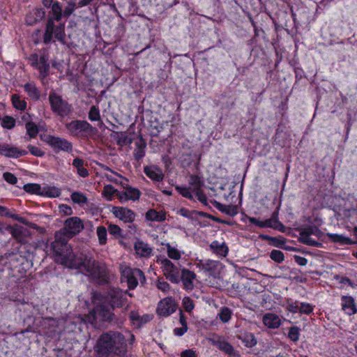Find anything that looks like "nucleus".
<instances>
[{
    "label": "nucleus",
    "instance_id": "34",
    "mask_svg": "<svg viewBox=\"0 0 357 357\" xmlns=\"http://www.w3.org/2000/svg\"><path fill=\"white\" fill-rule=\"evenodd\" d=\"M73 165L77 169V173L81 177L85 178L89 176L88 170L84 167L83 160L76 158L73 161Z\"/></svg>",
    "mask_w": 357,
    "mask_h": 357
},
{
    "label": "nucleus",
    "instance_id": "39",
    "mask_svg": "<svg viewBox=\"0 0 357 357\" xmlns=\"http://www.w3.org/2000/svg\"><path fill=\"white\" fill-rule=\"evenodd\" d=\"M116 142L118 145L123 146L131 144L132 139L126 132H121L116 133Z\"/></svg>",
    "mask_w": 357,
    "mask_h": 357
},
{
    "label": "nucleus",
    "instance_id": "28",
    "mask_svg": "<svg viewBox=\"0 0 357 357\" xmlns=\"http://www.w3.org/2000/svg\"><path fill=\"white\" fill-rule=\"evenodd\" d=\"M238 339L241 341L244 346L248 348H252L255 347L257 343L255 335L252 333H241L238 335Z\"/></svg>",
    "mask_w": 357,
    "mask_h": 357
},
{
    "label": "nucleus",
    "instance_id": "18",
    "mask_svg": "<svg viewBox=\"0 0 357 357\" xmlns=\"http://www.w3.org/2000/svg\"><path fill=\"white\" fill-rule=\"evenodd\" d=\"M153 318L150 314L140 315L137 311H132L130 314V319L135 328H140L146 323L149 322Z\"/></svg>",
    "mask_w": 357,
    "mask_h": 357
},
{
    "label": "nucleus",
    "instance_id": "41",
    "mask_svg": "<svg viewBox=\"0 0 357 357\" xmlns=\"http://www.w3.org/2000/svg\"><path fill=\"white\" fill-rule=\"evenodd\" d=\"M98 242L100 245H105L107 243V231L103 226H98L96 229Z\"/></svg>",
    "mask_w": 357,
    "mask_h": 357
},
{
    "label": "nucleus",
    "instance_id": "59",
    "mask_svg": "<svg viewBox=\"0 0 357 357\" xmlns=\"http://www.w3.org/2000/svg\"><path fill=\"white\" fill-rule=\"evenodd\" d=\"M29 152L34 156L41 157L44 155V152L38 147L32 145L28 146Z\"/></svg>",
    "mask_w": 357,
    "mask_h": 357
},
{
    "label": "nucleus",
    "instance_id": "17",
    "mask_svg": "<svg viewBox=\"0 0 357 357\" xmlns=\"http://www.w3.org/2000/svg\"><path fill=\"white\" fill-rule=\"evenodd\" d=\"M341 306L344 312L351 316L357 312V306L354 298L351 296H342L341 297Z\"/></svg>",
    "mask_w": 357,
    "mask_h": 357
},
{
    "label": "nucleus",
    "instance_id": "26",
    "mask_svg": "<svg viewBox=\"0 0 357 357\" xmlns=\"http://www.w3.org/2000/svg\"><path fill=\"white\" fill-rule=\"evenodd\" d=\"M210 248L213 252L219 257H226L228 254V247L223 241H213L211 242Z\"/></svg>",
    "mask_w": 357,
    "mask_h": 357
},
{
    "label": "nucleus",
    "instance_id": "11",
    "mask_svg": "<svg viewBox=\"0 0 357 357\" xmlns=\"http://www.w3.org/2000/svg\"><path fill=\"white\" fill-rule=\"evenodd\" d=\"M49 100L52 111L60 116H66L70 113V105L59 95L54 93H50Z\"/></svg>",
    "mask_w": 357,
    "mask_h": 357
},
{
    "label": "nucleus",
    "instance_id": "46",
    "mask_svg": "<svg viewBox=\"0 0 357 357\" xmlns=\"http://www.w3.org/2000/svg\"><path fill=\"white\" fill-rule=\"evenodd\" d=\"M52 13L53 21H59L62 15V8L58 2L54 3L52 6Z\"/></svg>",
    "mask_w": 357,
    "mask_h": 357
},
{
    "label": "nucleus",
    "instance_id": "22",
    "mask_svg": "<svg viewBox=\"0 0 357 357\" xmlns=\"http://www.w3.org/2000/svg\"><path fill=\"white\" fill-rule=\"evenodd\" d=\"M136 254L141 257H149L153 255V248L142 241H137L134 244Z\"/></svg>",
    "mask_w": 357,
    "mask_h": 357
},
{
    "label": "nucleus",
    "instance_id": "43",
    "mask_svg": "<svg viewBox=\"0 0 357 357\" xmlns=\"http://www.w3.org/2000/svg\"><path fill=\"white\" fill-rule=\"evenodd\" d=\"M43 186L37 183H28L24 185V188L26 192L36 194L41 196Z\"/></svg>",
    "mask_w": 357,
    "mask_h": 357
},
{
    "label": "nucleus",
    "instance_id": "49",
    "mask_svg": "<svg viewBox=\"0 0 357 357\" xmlns=\"http://www.w3.org/2000/svg\"><path fill=\"white\" fill-rule=\"evenodd\" d=\"M117 190L111 185H107L104 187L103 194L108 201L112 200L113 195H116Z\"/></svg>",
    "mask_w": 357,
    "mask_h": 357
},
{
    "label": "nucleus",
    "instance_id": "7",
    "mask_svg": "<svg viewBox=\"0 0 357 357\" xmlns=\"http://www.w3.org/2000/svg\"><path fill=\"white\" fill-rule=\"evenodd\" d=\"M68 320L64 319H56L50 317H47L43 319V326L47 331L46 335L51 337H57L63 331H73V327L68 328V327L64 326L65 324H68Z\"/></svg>",
    "mask_w": 357,
    "mask_h": 357
},
{
    "label": "nucleus",
    "instance_id": "57",
    "mask_svg": "<svg viewBox=\"0 0 357 357\" xmlns=\"http://www.w3.org/2000/svg\"><path fill=\"white\" fill-rule=\"evenodd\" d=\"M108 231L111 235H113L116 238L120 237L121 236L122 230L116 225H109Z\"/></svg>",
    "mask_w": 357,
    "mask_h": 357
},
{
    "label": "nucleus",
    "instance_id": "25",
    "mask_svg": "<svg viewBox=\"0 0 357 357\" xmlns=\"http://www.w3.org/2000/svg\"><path fill=\"white\" fill-rule=\"evenodd\" d=\"M162 245H165L167 250V255L169 259H173L174 261H178L181 259L183 255H184L185 252L183 250H181L178 249V246L176 243H162Z\"/></svg>",
    "mask_w": 357,
    "mask_h": 357
},
{
    "label": "nucleus",
    "instance_id": "19",
    "mask_svg": "<svg viewBox=\"0 0 357 357\" xmlns=\"http://www.w3.org/2000/svg\"><path fill=\"white\" fill-rule=\"evenodd\" d=\"M262 322L267 328L271 329L278 328L282 325L280 317L274 313H266L262 317Z\"/></svg>",
    "mask_w": 357,
    "mask_h": 357
},
{
    "label": "nucleus",
    "instance_id": "8",
    "mask_svg": "<svg viewBox=\"0 0 357 357\" xmlns=\"http://www.w3.org/2000/svg\"><path fill=\"white\" fill-rule=\"evenodd\" d=\"M40 139L49 145L54 152H70L73 150L72 143L67 139L52 135H41Z\"/></svg>",
    "mask_w": 357,
    "mask_h": 357
},
{
    "label": "nucleus",
    "instance_id": "30",
    "mask_svg": "<svg viewBox=\"0 0 357 357\" xmlns=\"http://www.w3.org/2000/svg\"><path fill=\"white\" fill-rule=\"evenodd\" d=\"M61 195V190L53 185H45L42 188L41 196L56 198Z\"/></svg>",
    "mask_w": 357,
    "mask_h": 357
},
{
    "label": "nucleus",
    "instance_id": "2",
    "mask_svg": "<svg viewBox=\"0 0 357 357\" xmlns=\"http://www.w3.org/2000/svg\"><path fill=\"white\" fill-rule=\"evenodd\" d=\"M98 357H123L126 353L124 336L117 331L102 334L94 347Z\"/></svg>",
    "mask_w": 357,
    "mask_h": 357
},
{
    "label": "nucleus",
    "instance_id": "48",
    "mask_svg": "<svg viewBox=\"0 0 357 357\" xmlns=\"http://www.w3.org/2000/svg\"><path fill=\"white\" fill-rule=\"evenodd\" d=\"M26 134L29 136V138H34L36 137L38 132V128L37 126L33 122H28L26 123Z\"/></svg>",
    "mask_w": 357,
    "mask_h": 357
},
{
    "label": "nucleus",
    "instance_id": "6",
    "mask_svg": "<svg viewBox=\"0 0 357 357\" xmlns=\"http://www.w3.org/2000/svg\"><path fill=\"white\" fill-rule=\"evenodd\" d=\"M120 271L121 273L122 281L126 282L129 289H135L139 282H144L145 277L143 272L138 268H131L127 265H121Z\"/></svg>",
    "mask_w": 357,
    "mask_h": 357
},
{
    "label": "nucleus",
    "instance_id": "10",
    "mask_svg": "<svg viewBox=\"0 0 357 357\" xmlns=\"http://www.w3.org/2000/svg\"><path fill=\"white\" fill-rule=\"evenodd\" d=\"M68 132L75 137L86 136L92 132L93 127L86 121L75 120L66 124Z\"/></svg>",
    "mask_w": 357,
    "mask_h": 357
},
{
    "label": "nucleus",
    "instance_id": "5",
    "mask_svg": "<svg viewBox=\"0 0 357 357\" xmlns=\"http://www.w3.org/2000/svg\"><path fill=\"white\" fill-rule=\"evenodd\" d=\"M156 262L160 266V268L166 279L172 283L180 282V270L169 259L164 257H158Z\"/></svg>",
    "mask_w": 357,
    "mask_h": 357
},
{
    "label": "nucleus",
    "instance_id": "1",
    "mask_svg": "<svg viewBox=\"0 0 357 357\" xmlns=\"http://www.w3.org/2000/svg\"><path fill=\"white\" fill-rule=\"evenodd\" d=\"M127 292L119 289H111L105 297L96 298L94 309L86 317V321L96 326L99 322L109 321L114 314L112 308L121 307L126 300Z\"/></svg>",
    "mask_w": 357,
    "mask_h": 357
},
{
    "label": "nucleus",
    "instance_id": "15",
    "mask_svg": "<svg viewBox=\"0 0 357 357\" xmlns=\"http://www.w3.org/2000/svg\"><path fill=\"white\" fill-rule=\"evenodd\" d=\"M220 264L218 261L212 259L202 260L199 259L196 263V266L208 273L210 275H213L218 271Z\"/></svg>",
    "mask_w": 357,
    "mask_h": 357
},
{
    "label": "nucleus",
    "instance_id": "29",
    "mask_svg": "<svg viewBox=\"0 0 357 357\" xmlns=\"http://www.w3.org/2000/svg\"><path fill=\"white\" fill-rule=\"evenodd\" d=\"M38 70L40 73V77L42 79L47 77L50 70V64L47 61V58L45 55L40 56V61L35 68Z\"/></svg>",
    "mask_w": 357,
    "mask_h": 357
},
{
    "label": "nucleus",
    "instance_id": "35",
    "mask_svg": "<svg viewBox=\"0 0 357 357\" xmlns=\"http://www.w3.org/2000/svg\"><path fill=\"white\" fill-rule=\"evenodd\" d=\"M146 218L150 221L161 222L165 220L166 217L163 212H158L153 209H151L146 212Z\"/></svg>",
    "mask_w": 357,
    "mask_h": 357
},
{
    "label": "nucleus",
    "instance_id": "33",
    "mask_svg": "<svg viewBox=\"0 0 357 357\" xmlns=\"http://www.w3.org/2000/svg\"><path fill=\"white\" fill-rule=\"evenodd\" d=\"M11 102L15 109L20 111H24L26 109V102L18 94L11 96Z\"/></svg>",
    "mask_w": 357,
    "mask_h": 357
},
{
    "label": "nucleus",
    "instance_id": "20",
    "mask_svg": "<svg viewBox=\"0 0 357 357\" xmlns=\"http://www.w3.org/2000/svg\"><path fill=\"white\" fill-rule=\"evenodd\" d=\"M0 153L3 155L10 158H18L27 154L26 151L20 150L17 147L8 144H0Z\"/></svg>",
    "mask_w": 357,
    "mask_h": 357
},
{
    "label": "nucleus",
    "instance_id": "52",
    "mask_svg": "<svg viewBox=\"0 0 357 357\" xmlns=\"http://www.w3.org/2000/svg\"><path fill=\"white\" fill-rule=\"evenodd\" d=\"M1 126L4 128L11 129L15 126V120L11 116H6L2 119Z\"/></svg>",
    "mask_w": 357,
    "mask_h": 357
},
{
    "label": "nucleus",
    "instance_id": "27",
    "mask_svg": "<svg viewBox=\"0 0 357 357\" xmlns=\"http://www.w3.org/2000/svg\"><path fill=\"white\" fill-rule=\"evenodd\" d=\"M146 147V142L140 137L135 142V149L133 152L134 158L137 160H141L145 155V149Z\"/></svg>",
    "mask_w": 357,
    "mask_h": 357
},
{
    "label": "nucleus",
    "instance_id": "32",
    "mask_svg": "<svg viewBox=\"0 0 357 357\" xmlns=\"http://www.w3.org/2000/svg\"><path fill=\"white\" fill-rule=\"evenodd\" d=\"M329 239L335 243H338L340 245H352L354 244V241L350 238L342 235V234H333V233H328L327 234Z\"/></svg>",
    "mask_w": 357,
    "mask_h": 357
},
{
    "label": "nucleus",
    "instance_id": "64",
    "mask_svg": "<svg viewBox=\"0 0 357 357\" xmlns=\"http://www.w3.org/2000/svg\"><path fill=\"white\" fill-rule=\"evenodd\" d=\"M301 231H306L307 233H308V236H312V235L318 236L319 234L320 233V231L317 227H312L305 228Z\"/></svg>",
    "mask_w": 357,
    "mask_h": 357
},
{
    "label": "nucleus",
    "instance_id": "3",
    "mask_svg": "<svg viewBox=\"0 0 357 357\" xmlns=\"http://www.w3.org/2000/svg\"><path fill=\"white\" fill-rule=\"evenodd\" d=\"M84 228L82 220L77 217H73L65 221L64 228L56 233L55 240L51 244V249L55 255V258L65 256L68 252H73L68 241L79 234Z\"/></svg>",
    "mask_w": 357,
    "mask_h": 357
},
{
    "label": "nucleus",
    "instance_id": "4",
    "mask_svg": "<svg viewBox=\"0 0 357 357\" xmlns=\"http://www.w3.org/2000/svg\"><path fill=\"white\" fill-rule=\"evenodd\" d=\"M68 253L65 256L56 257L55 261L68 268L78 269L93 280L98 279L103 275L104 269L98 261L77 257L73 252Z\"/></svg>",
    "mask_w": 357,
    "mask_h": 357
},
{
    "label": "nucleus",
    "instance_id": "62",
    "mask_svg": "<svg viewBox=\"0 0 357 357\" xmlns=\"http://www.w3.org/2000/svg\"><path fill=\"white\" fill-rule=\"evenodd\" d=\"M188 331V326H183L174 329V334L176 336L181 337L183 335Z\"/></svg>",
    "mask_w": 357,
    "mask_h": 357
},
{
    "label": "nucleus",
    "instance_id": "9",
    "mask_svg": "<svg viewBox=\"0 0 357 357\" xmlns=\"http://www.w3.org/2000/svg\"><path fill=\"white\" fill-rule=\"evenodd\" d=\"M203 185L184 186L176 185V190L184 197L193 200L194 197L197 199L204 206H207L208 202L206 196L202 190Z\"/></svg>",
    "mask_w": 357,
    "mask_h": 357
},
{
    "label": "nucleus",
    "instance_id": "55",
    "mask_svg": "<svg viewBox=\"0 0 357 357\" xmlns=\"http://www.w3.org/2000/svg\"><path fill=\"white\" fill-rule=\"evenodd\" d=\"M76 8H78V7L77 6L76 2L75 0H72V1H69L63 10L64 15L66 17L70 16L73 13V11L75 10V9Z\"/></svg>",
    "mask_w": 357,
    "mask_h": 357
},
{
    "label": "nucleus",
    "instance_id": "36",
    "mask_svg": "<svg viewBox=\"0 0 357 357\" xmlns=\"http://www.w3.org/2000/svg\"><path fill=\"white\" fill-rule=\"evenodd\" d=\"M124 190L128 200L135 202L139 199L141 192L137 188H132L131 186H126Z\"/></svg>",
    "mask_w": 357,
    "mask_h": 357
},
{
    "label": "nucleus",
    "instance_id": "21",
    "mask_svg": "<svg viewBox=\"0 0 357 357\" xmlns=\"http://www.w3.org/2000/svg\"><path fill=\"white\" fill-rule=\"evenodd\" d=\"M262 228H272L280 231H284L285 227L278 220V213L273 212L271 218L263 220Z\"/></svg>",
    "mask_w": 357,
    "mask_h": 357
},
{
    "label": "nucleus",
    "instance_id": "14",
    "mask_svg": "<svg viewBox=\"0 0 357 357\" xmlns=\"http://www.w3.org/2000/svg\"><path fill=\"white\" fill-rule=\"evenodd\" d=\"M176 310V304L172 297H167L160 301L157 307V313L160 316L168 317Z\"/></svg>",
    "mask_w": 357,
    "mask_h": 357
},
{
    "label": "nucleus",
    "instance_id": "53",
    "mask_svg": "<svg viewBox=\"0 0 357 357\" xmlns=\"http://www.w3.org/2000/svg\"><path fill=\"white\" fill-rule=\"evenodd\" d=\"M270 257L272 260L281 263L284 261V254L282 252L278 250H273L271 252Z\"/></svg>",
    "mask_w": 357,
    "mask_h": 357
},
{
    "label": "nucleus",
    "instance_id": "61",
    "mask_svg": "<svg viewBox=\"0 0 357 357\" xmlns=\"http://www.w3.org/2000/svg\"><path fill=\"white\" fill-rule=\"evenodd\" d=\"M29 61L31 66L35 68L40 61V56H38L36 54H31L29 58Z\"/></svg>",
    "mask_w": 357,
    "mask_h": 357
},
{
    "label": "nucleus",
    "instance_id": "60",
    "mask_svg": "<svg viewBox=\"0 0 357 357\" xmlns=\"http://www.w3.org/2000/svg\"><path fill=\"white\" fill-rule=\"evenodd\" d=\"M3 177L10 184H15L17 181V177L10 172H5Z\"/></svg>",
    "mask_w": 357,
    "mask_h": 357
},
{
    "label": "nucleus",
    "instance_id": "56",
    "mask_svg": "<svg viewBox=\"0 0 357 357\" xmlns=\"http://www.w3.org/2000/svg\"><path fill=\"white\" fill-rule=\"evenodd\" d=\"M190 186L204 185V181L202 178L197 175H191L188 181Z\"/></svg>",
    "mask_w": 357,
    "mask_h": 357
},
{
    "label": "nucleus",
    "instance_id": "58",
    "mask_svg": "<svg viewBox=\"0 0 357 357\" xmlns=\"http://www.w3.org/2000/svg\"><path fill=\"white\" fill-rule=\"evenodd\" d=\"M157 287L163 292H167L170 289V285L164 280L159 279L156 282Z\"/></svg>",
    "mask_w": 357,
    "mask_h": 357
},
{
    "label": "nucleus",
    "instance_id": "31",
    "mask_svg": "<svg viewBox=\"0 0 357 357\" xmlns=\"http://www.w3.org/2000/svg\"><path fill=\"white\" fill-rule=\"evenodd\" d=\"M24 89L25 92L32 100H37L40 98V93L35 83L28 82L24 84Z\"/></svg>",
    "mask_w": 357,
    "mask_h": 357
},
{
    "label": "nucleus",
    "instance_id": "44",
    "mask_svg": "<svg viewBox=\"0 0 357 357\" xmlns=\"http://www.w3.org/2000/svg\"><path fill=\"white\" fill-rule=\"evenodd\" d=\"M71 199L74 203L78 204H84L87 202V197L86 195L80 192H73L71 194Z\"/></svg>",
    "mask_w": 357,
    "mask_h": 357
},
{
    "label": "nucleus",
    "instance_id": "12",
    "mask_svg": "<svg viewBox=\"0 0 357 357\" xmlns=\"http://www.w3.org/2000/svg\"><path fill=\"white\" fill-rule=\"evenodd\" d=\"M55 37L58 40H63L65 36L64 24H60L58 26H54L52 19L47 21L46 25V30L44 35L45 43L51 42L53 37Z\"/></svg>",
    "mask_w": 357,
    "mask_h": 357
},
{
    "label": "nucleus",
    "instance_id": "45",
    "mask_svg": "<svg viewBox=\"0 0 357 357\" xmlns=\"http://www.w3.org/2000/svg\"><path fill=\"white\" fill-rule=\"evenodd\" d=\"M89 119L91 121H101L100 109L98 107L93 105L89 112Z\"/></svg>",
    "mask_w": 357,
    "mask_h": 357
},
{
    "label": "nucleus",
    "instance_id": "42",
    "mask_svg": "<svg viewBox=\"0 0 357 357\" xmlns=\"http://www.w3.org/2000/svg\"><path fill=\"white\" fill-rule=\"evenodd\" d=\"M211 203L216 209L219 210L220 211L227 215L233 214V208L230 206L222 204L220 202H218L217 201L215 200L211 201Z\"/></svg>",
    "mask_w": 357,
    "mask_h": 357
},
{
    "label": "nucleus",
    "instance_id": "63",
    "mask_svg": "<svg viewBox=\"0 0 357 357\" xmlns=\"http://www.w3.org/2000/svg\"><path fill=\"white\" fill-rule=\"evenodd\" d=\"M197 353L195 351L188 349H185L181 353V357H197Z\"/></svg>",
    "mask_w": 357,
    "mask_h": 357
},
{
    "label": "nucleus",
    "instance_id": "37",
    "mask_svg": "<svg viewBox=\"0 0 357 357\" xmlns=\"http://www.w3.org/2000/svg\"><path fill=\"white\" fill-rule=\"evenodd\" d=\"M232 315V311L227 307H221L218 317L222 323H227L230 320Z\"/></svg>",
    "mask_w": 357,
    "mask_h": 357
},
{
    "label": "nucleus",
    "instance_id": "51",
    "mask_svg": "<svg viewBox=\"0 0 357 357\" xmlns=\"http://www.w3.org/2000/svg\"><path fill=\"white\" fill-rule=\"evenodd\" d=\"M182 305L187 312H191L195 307L192 300L188 296H185L183 298Z\"/></svg>",
    "mask_w": 357,
    "mask_h": 357
},
{
    "label": "nucleus",
    "instance_id": "23",
    "mask_svg": "<svg viewBox=\"0 0 357 357\" xmlns=\"http://www.w3.org/2000/svg\"><path fill=\"white\" fill-rule=\"evenodd\" d=\"M213 344L231 357H240L239 352L235 350L234 347L227 341L218 340L214 341Z\"/></svg>",
    "mask_w": 357,
    "mask_h": 357
},
{
    "label": "nucleus",
    "instance_id": "24",
    "mask_svg": "<svg viewBox=\"0 0 357 357\" xmlns=\"http://www.w3.org/2000/svg\"><path fill=\"white\" fill-rule=\"evenodd\" d=\"M144 172L149 178L154 181L160 182L163 180L164 175L162 169L155 165L145 167Z\"/></svg>",
    "mask_w": 357,
    "mask_h": 357
},
{
    "label": "nucleus",
    "instance_id": "54",
    "mask_svg": "<svg viewBox=\"0 0 357 357\" xmlns=\"http://www.w3.org/2000/svg\"><path fill=\"white\" fill-rule=\"evenodd\" d=\"M265 239H271L273 245L277 248H282L285 245V240L284 238H276L272 237L270 238L267 236H264Z\"/></svg>",
    "mask_w": 357,
    "mask_h": 357
},
{
    "label": "nucleus",
    "instance_id": "16",
    "mask_svg": "<svg viewBox=\"0 0 357 357\" xmlns=\"http://www.w3.org/2000/svg\"><path fill=\"white\" fill-rule=\"evenodd\" d=\"M196 274L187 269L183 268L180 273V281H182L183 288L186 290H192L195 287Z\"/></svg>",
    "mask_w": 357,
    "mask_h": 357
},
{
    "label": "nucleus",
    "instance_id": "50",
    "mask_svg": "<svg viewBox=\"0 0 357 357\" xmlns=\"http://www.w3.org/2000/svg\"><path fill=\"white\" fill-rule=\"evenodd\" d=\"M301 330L297 326H293L289 328L288 337L293 342H297L300 337Z\"/></svg>",
    "mask_w": 357,
    "mask_h": 357
},
{
    "label": "nucleus",
    "instance_id": "38",
    "mask_svg": "<svg viewBox=\"0 0 357 357\" xmlns=\"http://www.w3.org/2000/svg\"><path fill=\"white\" fill-rule=\"evenodd\" d=\"M299 238L303 243L306 244L307 245L317 246L318 245H319L317 241L312 238L311 236H308V233H307L306 231H301Z\"/></svg>",
    "mask_w": 357,
    "mask_h": 357
},
{
    "label": "nucleus",
    "instance_id": "40",
    "mask_svg": "<svg viewBox=\"0 0 357 357\" xmlns=\"http://www.w3.org/2000/svg\"><path fill=\"white\" fill-rule=\"evenodd\" d=\"M300 302L298 301H294L292 298H287L285 303V308L289 312L296 314L298 312Z\"/></svg>",
    "mask_w": 357,
    "mask_h": 357
},
{
    "label": "nucleus",
    "instance_id": "13",
    "mask_svg": "<svg viewBox=\"0 0 357 357\" xmlns=\"http://www.w3.org/2000/svg\"><path fill=\"white\" fill-rule=\"evenodd\" d=\"M111 212L115 218L125 223H131L135 221L136 215L133 211L123 206H112Z\"/></svg>",
    "mask_w": 357,
    "mask_h": 357
},
{
    "label": "nucleus",
    "instance_id": "47",
    "mask_svg": "<svg viewBox=\"0 0 357 357\" xmlns=\"http://www.w3.org/2000/svg\"><path fill=\"white\" fill-rule=\"evenodd\" d=\"M313 310L314 306L312 304L309 303L300 302L298 313L310 314L313 312Z\"/></svg>",
    "mask_w": 357,
    "mask_h": 357
}]
</instances>
